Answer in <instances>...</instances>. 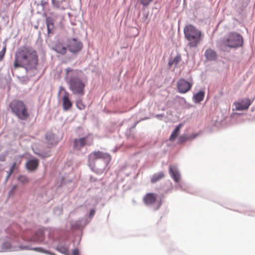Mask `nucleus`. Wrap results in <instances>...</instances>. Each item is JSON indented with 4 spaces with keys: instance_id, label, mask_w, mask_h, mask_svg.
Segmentation results:
<instances>
[{
    "instance_id": "1",
    "label": "nucleus",
    "mask_w": 255,
    "mask_h": 255,
    "mask_svg": "<svg viewBox=\"0 0 255 255\" xmlns=\"http://www.w3.org/2000/svg\"><path fill=\"white\" fill-rule=\"evenodd\" d=\"M38 61L36 51L31 47L24 46L15 52L13 66L15 68L21 67L31 70L36 68Z\"/></svg>"
},
{
    "instance_id": "2",
    "label": "nucleus",
    "mask_w": 255,
    "mask_h": 255,
    "mask_svg": "<svg viewBox=\"0 0 255 255\" xmlns=\"http://www.w3.org/2000/svg\"><path fill=\"white\" fill-rule=\"evenodd\" d=\"M66 70L67 76L69 78L68 84L70 90L74 94L83 96L85 94V83L79 78L74 77L78 75V71L70 68H67Z\"/></svg>"
},
{
    "instance_id": "3",
    "label": "nucleus",
    "mask_w": 255,
    "mask_h": 255,
    "mask_svg": "<svg viewBox=\"0 0 255 255\" xmlns=\"http://www.w3.org/2000/svg\"><path fill=\"white\" fill-rule=\"evenodd\" d=\"M185 38L188 40L190 47H195L202 39V33L195 26L191 24L186 25L184 28Z\"/></svg>"
},
{
    "instance_id": "4",
    "label": "nucleus",
    "mask_w": 255,
    "mask_h": 255,
    "mask_svg": "<svg viewBox=\"0 0 255 255\" xmlns=\"http://www.w3.org/2000/svg\"><path fill=\"white\" fill-rule=\"evenodd\" d=\"M12 113L20 120H26L29 116L27 109L23 102L20 100H13L9 104Z\"/></svg>"
},
{
    "instance_id": "5",
    "label": "nucleus",
    "mask_w": 255,
    "mask_h": 255,
    "mask_svg": "<svg viewBox=\"0 0 255 255\" xmlns=\"http://www.w3.org/2000/svg\"><path fill=\"white\" fill-rule=\"evenodd\" d=\"M224 44L230 48H237L242 46L243 38L239 33L232 32L224 39Z\"/></svg>"
},
{
    "instance_id": "6",
    "label": "nucleus",
    "mask_w": 255,
    "mask_h": 255,
    "mask_svg": "<svg viewBox=\"0 0 255 255\" xmlns=\"http://www.w3.org/2000/svg\"><path fill=\"white\" fill-rule=\"evenodd\" d=\"M94 141L93 137L90 134L86 136L75 138L73 141V148L80 151L85 146H91Z\"/></svg>"
},
{
    "instance_id": "7",
    "label": "nucleus",
    "mask_w": 255,
    "mask_h": 255,
    "mask_svg": "<svg viewBox=\"0 0 255 255\" xmlns=\"http://www.w3.org/2000/svg\"><path fill=\"white\" fill-rule=\"evenodd\" d=\"M158 195L154 193H148L146 194L143 198V202L146 205H152L157 204L155 210L159 208L162 204L161 200L157 199Z\"/></svg>"
},
{
    "instance_id": "8",
    "label": "nucleus",
    "mask_w": 255,
    "mask_h": 255,
    "mask_svg": "<svg viewBox=\"0 0 255 255\" xmlns=\"http://www.w3.org/2000/svg\"><path fill=\"white\" fill-rule=\"evenodd\" d=\"M99 159L110 160L111 156L108 153L101 151H93L88 155V163L89 165L94 163L96 160Z\"/></svg>"
},
{
    "instance_id": "9",
    "label": "nucleus",
    "mask_w": 255,
    "mask_h": 255,
    "mask_svg": "<svg viewBox=\"0 0 255 255\" xmlns=\"http://www.w3.org/2000/svg\"><path fill=\"white\" fill-rule=\"evenodd\" d=\"M67 47L73 53L80 51L83 47V44L75 38H70L67 40Z\"/></svg>"
},
{
    "instance_id": "10",
    "label": "nucleus",
    "mask_w": 255,
    "mask_h": 255,
    "mask_svg": "<svg viewBox=\"0 0 255 255\" xmlns=\"http://www.w3.org/2000/svg\"><path fill=\"white\" fill-rule=\"evenodd\" d=\"M177 86L180 93H186L191 89L192 83L184 79H180L178 81Z\"/></svg>"
},
{
    "instance_id": "11",
    "label": "nucleus",
    "mask_w": 255,
    "mask_h": 255,
    "mask_svg": "<svg viewBox=\"0 0 255 255\" xmlns=\"http://www.w3.org/2000/svg\"><path fill=\"white\" fill-rule=\"evenodd\" d=\"M251 105V101L249 99H244L235 102L233 104L236 111H243L247 110Z\"/></svg>"
},
{
    "instance_id": "12",
    "label": "nucleus",
    "mask_w": 255,
    "mask_h": 255,
    "mask_svg": "<svg viewBox=\"0 0 255 255\" xmlns=\"http://www.w3.org/2000/svg\"><path fill=\"white\" fill-rule=\"evenodd\" d=\"M53 48L57 53L62 55L65 54L67 51V47L60 41L56 42Z\"/></svg>"
},
{
    "instance_id": "13",
    "label": "nucleus",
    "mask_w": 255,
    "mask_h": 255,
    "mask_svg": "<svg viewBox=\"0 0 255 255\" xmlns=\"http://www.w3.org/2000/svg\"><path fill=\"white\" fill-rule=\"evenodd\" d=\"M63 108L65 111L69 110L72 106V103L69 98V93L65 92L64 96L62 98Z\"/></svg>"
},
{
    "instance_id": "14",
    "label": "nucleus",
    "mask_w": 255,
    "mask_h": 255,
    "mask_svg": "<svg viewBox=\"0 0 255 255\" xmlns=\"http://www.w3.org/2000/svg\"><path fill=\"white\" fill-rule=\"evenodd\" d=\"M39 165V161L37 159H32L26 163V167L29 170L33 171L37 169Z\"/></svg>"
},
{
    "instance_id": "15",
    "label": "nucleus",
    "mask_w": 255,
    "mask_h": 255,
    "mask_svg": "<svg viewBox=\"0 0 255 255\" xmlns=\"http://www.w3.org/2000/svg\"><path fill=\"white\" fill-rule=\"evenodd\" d=\"M206 58L210 61L216 60L217 58V54L215 51L212 49H207L205 52Z\"/></svg>"
},
{
    "instance_id": "16",
    "label": "nucleus",
    "mask_w": 255,
    "mask_h": 255,
    "mask_svg": "<svg viewBox=\"0 0 255 255\" xmlns=\"http://www.w3.org/2000/svg\"><path fill=\"white\" fill-rule=\"evenodd\" d=\"M46 138L48 143L51 146L56 145L58 143V140L55 135L51 132H48L46 133Z\"/></svg>"
},
{
    "instance_id": "17",
    "label": "nucleus",
    "mask_w": 255,
    "mask_h": 255,
    "mask_svg": "<svg viewBox=\"0 0 255 255\" xmlns=\"http://www.w3.org/2000/svg\"><path fill=\"white\" fill-rule=\"evenodd\" d=\"M170 174L175 182H178L180 180V174L175 168L170 167Z\"/></svg>"
},
{
    "instance_id": "18",
    "label": "nucleus",
    "mask_w": 255,
    "mask_h": 255,
    "mask_svg": "<svg viewBox=\"0 0 255 255\" xmlns=\"http://www.w3.org/2000/svg\"><path fill=\"white\" fill-rule=\"evenodd\" d=\"M46 23L47 27L48 33H51L54 28L53 20L51 17H47L46 19Z\"/></svg>"
},
{
    "instance_id": "19",
    "label": "nucleus",
    "mask_w": 255,
    "mask_h": 255,
    "mask_svg": "<svg viewBox=\"0 0 255 255\" xmlns=\"http://www.w3.org/2000/svg\"><path fill=\"white\" fill-rule=\"evenodd\" d=\"M205 93L203 91H200L195 94L193 96V100L196 103H200L203 100Z\"/></svg>"
},
{
    "instance_id": "20",
    "label": "nucleus",
    "mask_w": 255,
    "mask_h": 255,
    "mask_svg": "<svg viewBox=\"0 0 255 255\" xmlns=\"http://www.w3.org/2000/svg\"><path fill=\"white\" fill-rule=\"evenodd\" d=\"M43 235V231L42 230H39L37 232L32 240L36 242H42L44 240Z\"/></svg>"
},
{
    "instance_id": "21",
    "label": "nucleus",
    "mask_w": 255,
    "mask_h": 255,
    "mask_svg": "<svg viewBox=\"0 0 255 255\" xmlns=\"http://www.w3.org/2000/svg\"><path fill=\"white\" fill-rule=\"evenodd\" d=\"M164 177V174L162 172H158L153 175L151 179V182L152 183H155L158 181L161 180Z\"/></svg>"
},
{
    "instance_id": "22",
    "label": "nucleus",
    "mask_w": 255,
    "mask_h": 255,
    "mask_svg": "<svg viewBox=\"0 0 255 255\" xmlns=\"http://www.w3.org/2000/svg\"><path fill=\"white\" fill-rule=\"evenodd\" d=\"M181 61V56L180 55H177L173 59H170L169 61L168 64L170 66L174 65L176 67L179 62Z\"/></svg>"
},
{
    "instance_id": "23",
    "label": "nucleus",
    "mask_w": 255,
    "mask_h": 255,
    "mask_svg": "<svg viewBox=\"0 0 255 255\" xmlns=\"http://www.w3.org/2000/svg\"><path fill=\"white\" fill-rule=\"evenodd\" d=\"M180 128V125H179L176 127L169 137L170 140L173 141L176 139L179 133Z\"/></svg>"
},
{
    "instance_id": "24",
    "label": "nucleus",
    "mask_w": 255,
    "mask_h": 255,
    "mask_svg": "<svg viewBox=\"0 0 255 255\" xmlns=\"http://www.w3.org/2000/svg\"><path fill=\"white\" fill-rule=\"evenodd\" d=\"M18 180L22 184H26L29 182V179L26 175H20L17 178Z\"/></svg>"
},
{
    "instance_id": "25",
    "label": "nucleus",
    "mask_w": 255,
    "mask_h": 255,
    "mask_svg": "<svg viewBox=\"0 0 255 255\" xmlns=\"http://www.w3.org/2000/svg\"><path fill=\"white\" fill-rule=\"evenodd\" d=\"M76 106H77V107L80 110H83V109H85V106L83 104V103L81 100L77 101Z\"/></svg>"
},
{
    "instance_id": "26",
    "label": "nucleus",
    "mask_w": 255,
    "mask_h": 255,
    "mask_svg": "<svg viewBox=\"0 0 255 255\" xmlns=\"http://www.w3.org/2000/svg\"><path fill=\"white\" fill-rule=\"evenodd\" d=\"M58 250L62 253L66 254L68 252V250L67 247L62 246H59L57 247Z\"/></svg>"
},
{
    "instance_id": "27",
    "label": "nucleus",
    "mask_w": 255,
    "mask_h": 255,
    "mask_svg": "<svg viewBox=\"0 0 255 255\" xmlns=\"http://www.w3.org/2000/svg\"><path fill=\"white\" fill-rule=\"evenodd\" d=\"M6 49V46L5 44L2 49L0 51V57H1L2 59H3L4 56L5 54Z\"/></svg>"
},
{
    "instance_id": "28",
    "label": "nucleus",
    "mask_w": 255,
    "mask_h": 255,
    "mask_svg": "<svg viewBox=\"0 0 255 255\" xmlns=\"http://www.w3.org/2000/svg\"><path fill=\"white\" fill-rule=\"evenodd\" d=\"M188 139V138H187L186 136L184 135H181L178 138V142L180 143H182L186 141Z\"/></svg>"
},
{
    "instance_id": "29",
    "label": "nucleus",
    "mask_w": 255,
    "mask_h": 255,
    "mask_svg": "<svg viewBox=\"0 0 255 255\" xmlns=\"http://www.w3.org/2000/svg\"><path fill=\"white\" fill-rule=\"evenodd\" d=\"M62 1H55V0H53V1H52V4L55 7H59V6H58V5L61 4Z\"/></svg>"
},
{
    "instance_id": "30",
    "label": "nucleus",
    "mask_w": 255,
    "mask_h": 255,
    "mask_svg": "<svg viewBox=\"0 0 255 255\" xmlns=\"http://www.w3.org/2000/svg\"><path fill=\"white\" fill-rule=\"evenodd\" d=\"M95 211L94 209L91 210L90 214H89V217L90 218H92L95 215Z\"/></svg>"
},
{
    "instance_id": "31",
    "label": "nucleus",
    "mask_w": 255,
    "mask_h": 255,
    "mask_svg": "<svg viewBox=\"0 0 255 255\" xmlns=\"http://www.w3.org/2000/svg\"><path fill=\"white\" fill-rule=\"evenodd\" d=\"M73 255H79V251L77 249H74L72 252Z\"/></svg>"
},
{
    "instance_id": "32",
    "label": "nucleus",
    "mask_w": 255,
    "mask_h": 255,
    "mask_svg": "<svg viewBox=\"0 0 255 255\" xmlns=\"http://www.w3.org/2000/svg\"><path fill=\"white\" fill-rule=\"evenodd\" d=\"M17 188V186L16 185H14L12 187V188L11 189V190L9 191V194H12L14 190L16 189Z\"/></svg>"
},
{
    "instance_id": "33",
    "label": "nucleus",
    "mask_w": 255,
    "mask_h": 255,
    "mask_svg": "<svg viewBox=\"0 0 255 255\" xmlns=\"http://www.w3.org/2000/svg\"><path fill=\"white\" fill-rule=\"evenodd\" d=\"M16 163H14L10 168L11 173H13L16 166Z\"/></svg>"
},
{
    "instance_id": "34",
    "label": "nucleus",
    "mask_w": 255,
    "mask_h": 255,
    "mask_svg": "<svg viewBox=\"0 0 255 255\" xmlns=\"http://www.w3.org/2000/svg\"><path fill=\"white\" fill-rule=\"evenodd\" d=\"M141 3L144 6H147L149 4V1H140Z\"/></svg>"
},
{
    "instance_id": "35",
    "label": "nucleus",
    "mask_w": 255,
    "mask_h": 255,
    "mask_svg": "<svg viewBox=\"0 0 255 255\" xmlns=\"http://www.w3.org/2000/svg\"><path fill=\"white\" fill-rule=\"evenodd\" d=\"M33 250L35 251H39V252H43V251L42 250V249L41 248H34Z\"/></svg>"
},
{
    "instance_id": "36",
    "label": "nucleus",
    "mask_w": 255,
    "mask_h": 255,
    "mask_svg": "<svg viewBox=\"0 0 255 255\" xmlns=\"http://www.w3.org/2000/svg\"><path fill=\"white\" fill-rule=\"evenodd\" d=\"M5 159V156H0V160L3 161Z\"/></svg>"
},
{
    "instance_id": "37",
    "label": "nucleus",
    "mask_w": 255,
    "mask_h": 255,
    "mask_svg": "<svg viewBox=\"0 0 255 255\" xmlns=\"http://www.w3.org/2000/svg\"><path fill=\"white\" fill-rule=\"evenodd\" d=\"M3 246L8 248L9 246V244L8 243H4L3 245Z\"/></svg>"
},
{
    "instance_id": "38",
    "label": "nucleus",
    "mask_w": 255,
    "mask_h": 255,
    "mask_svg": "<svg viewBox=\"0 0 255 255\" xmlns=\"http://www.w3.org/2000/svg\"><path fill=\"white\" fill-rule=\"evenodd\" d=\"M12 173H11V170L10 169L8 173V175H7V179L8 178H9V177L11 175V174H12Z\"/></svg>"
},
{
    "instance_id": "39",
    "label": "nucleus",
    "mask_w": 255,
    "mask_h": 255,
    "mask_svg": "<svg viewBox=\"0 0 255 255\" xmlns=\"http://www.w3.org/2000/svg\"><path fill=\"white\" fill-rule=\"evenodd\" d=\"M2 60L3 59L1 57H0V61H2Z\"/></svg>"
}]
</instances>
